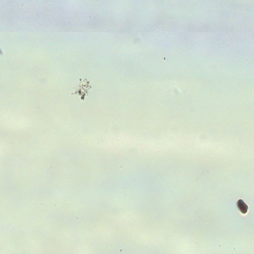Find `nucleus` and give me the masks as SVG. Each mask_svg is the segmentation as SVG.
<instances>
[{
    "label": "nucleus",
    "instance_id": "f257e3e1",
    "mask_svg": "<svg viewBox=\"0 0 254 254\" xmlns=\"http://www.w3.org/2000/svg\"><path fill=\"white\" fill-rule=\"evenodd\" d=\"M238 205L243 213H246L247 212L248 206L242 200L238 201Z\"/></svg>",
    "mask_w": 254,
    "mask_h": 254
}]
</instances>
